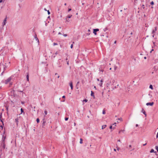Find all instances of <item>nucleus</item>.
Returning <instances> with one entry per match:
<instances>
[{
	"instance_id": "nucleus-12",
	"label": "nucleus",
	"mask_w": 158,
	"mask_h": 158,
	"mask_svg": "<svg viewBox=\"0 0 158 158\" xmlns=\"http://www.w3.org/2000/svg\"><path fill=\"white\" fill-rule=\"evenodd\" d=\"M27 75H26V78H27V81H29V74L28 73H27Z\"/></svg>"
},
{
	"instance_id": "nucleus-56",
	"label": "nucleus",
	"mask_w": 158,
	"mask_h": 158,
	"mask_svg": "<svg viewBox=\"0 0 158 158\" xmlns=\"http://www.w3.org/2000/svg\"><path fill=\"white\" fill-rule=\"evenodd\" d=\"M144 58L145 59H147V57L146 56H145L144 57Z\"/></svg>"
},
{
	"instance_id": "nucleus-6",
	"label": "nucleus",
	"mask_w": 158,
	"mask_h": 158,
	"mask_svg": "<svg viewBox=\"0 0 158 158\" xmlns=\"http://www.w3.org/2000/svg\"><path fill=\"white\" fill-rule=\"evenodd\" d=\"M6 17L4 19L3 22L2 23V25L4 26V25H6Z\"/></svg>"
},
{
	"instance_id": "nucleus-48",
	"label": "nucleus",
	"mask_w": 158,
	"mask_h": 158,
	"mask_svg": "<svg viewBox=\"0 0 158 158\" xmlns=\"http://www.w3.org/2000/svg\"><path fill=\"white\" fill-rule=\"evenodd\" d=\"M19 92H22L23 93V91H20V90H19L18 91Z\"/></svg>"
},
{
	"instance_id": "nucleus-18",
	"label": "nucleus",
	"mask_w": 158,
	"mask_h": 158,
	"mask_svg": "<svg viewBox=\"0 0 158 158\" xmlns=\"http://www.w3.org/2000/svg\"><path fill=\"white\" fill-rule=\"evenodd\" d=\"M15 122L16 123L17 125L18 124V118H16L15 119Z\"/></svg>"
},
{
	"instance_id": "nucleus-2",
	"label": "nucleus",
	"mask_w": 158,
	"mask_h": 158,
	"mask_svg": "<svg viewBox=\"0 0 158 158\" xmlns=\"http://www.w3.org/2000/svg\"><path fill=\"white\" fill-rule=\"evenodd\" d=\"M11 80V78L10 77H9L6 80H5V81H2V82L3 83H4L6 84H7L9 82H10Z\"/></svg>"
},
{
	"instance_id": "nucleus-3",
	"label": "nucleus",
	"mask_w": 158,
	"mask_h": 158,
	"mask_svg": "<svg viewBox=\"0 0 158 158\" xmlns=\"http://www.w3.org/2000/svg\"><path fill=\"white\" fill-rule=\"evenodd\" d=\"M99 31V29L98 28L94 29H93V33L95 35H97V32Z\"/></svg>"
},
{
	"instance_id": "nucleus-15",
	"label": "nucleus",
	"mask_w": 158,
	"mask_h": 158,
	"mask_svg": "<svg viewBox=\"0 0 158 158\" xmlns=\"http://www.w3.org/2000/svg\"><path fill=\"white\" fill-rule=\"evenodd\" d=\"M106 125H102V129H104V128H105L106 127Z\"/></svg>"
},
{
	"instance_id": "nucleus-47",
	"label": "nucleus",
	"mask_w": 158,
	"mask_h": 158,
	"mask_svg": "<svg viewBox=\"0 0 158 158\" xmlns=\"http://www.w3.org/2000/svg\"><path fill=\"white\" fill-rule=\"evenodd\" d=\"M0 120L2 122V125H4V123H3V122L2 121V120Z\"/></svg>"
},
{
	"instance_id": "nucleus-50",
	"label": "nucleus",
	"mask_w": 158,
	"mask_h": 158,
	"mask_svg": "<svg viewBox=\"0 0 158 158\" xmlns=\"http://www.w3.org/2000/svg\"><path fill=\"white\" fill-rule=\"evenodd\" d=\"M148 95L150 96V98H151L152 97V95H150V94H149Z\"/></svg>"
},
{
	"instance_id": "nucleus-30",
	"label": "nucleus",
	"mask_w": 158,
	"mask_h": 158,
	"mask_svg": "<svg viewBox=\"0 0 158 158\" xmlns=\"http://www.w3.org/2000/svg\"><path fill=\"white\" fill-rule=\"evenodd\" d=\"M69 119V118L66 117L65 118V121H67Z\"/></svg>"
},
{
	"instance_id": "nucleus-8",
	"label": "nucleus",
	"mask_w": 158,
	"mask_h": 158,
	"mask_svg": "<svg viewBox=\"0 0 158 158\" xmlns=\"http://www.w3.org/2000/svg\"><path fill=\"white\" fill-rule=\"evenodd\" d=\"M69 85L71 87V88L72 90L73 89V82L72 81H71L69 83Z\"/></svg>"
},
{
	"instance_id": "nucleus-32",
	"label": "nucleus",
	"mask_w": 158,
	"mask_h": 158,
	"mask_svg": "<svg viewBox=\"0 0 158 158\" xmlns=\"http://www.w3.org/2000/svg\"><path fill=\"white\" fill-rule=\"evenodd\" d=\"M56 55L55 54H55H53V55H52V56H53V57H54H54H55L56 56Z\"/></svg>"
},
{
	"instance_id": "nucleus-11",
	"label": "nucleus",
	"mask_w": 158,
	"mask_h": 158,
	"mask_svg": "<svg viewBox=\"0 0 158 158\" xmlns=\"http://www.w3.org/2000/svg\"><path fill=\"white\" fill-rule=\"evenodd\" d=\"M2 65L3 66V71H4L6 70V66L5 65H4L3 64H0V66H1Z\"/></svg>"
},
{
	"instance_id": "nucleus-49",
	"label": "nucleus",
	"mask_w": 158,
	"mask_h": 158,
	"mask_svg": "<svg viewBox=\"0 0 158 158\" xmlns=\"http://www.w3.org/2000/svg\"><path fill=\"white\" fill-rule=\"evenodd\" d=\"M80 83V82L79 81H78L77 82V85L78 84H79Z\"/></svg>"
},
{
	"instance_id": "nucleus-14",
	"label": "nucleus",
	"mask_w": 158,
	"mask_h": 158,
	"mask_svg": "<svg viewBox=\"0 0 158 158\" xmlns=\"http://www.w3.org/2000/svg\"><path fill=\"white\" fill-rule=\"evenodd\" d=\"M100 81L101 82L99 84V85L101 87H102V82H103V80H101Z\"/></svg>"
},
{
	"instance_id": "nucleus-34",
	"label": "nucleus",
	"mask_w": 158,
	"mask_h": 158,
	"mask_svg": "<svg viewBox=\"0 0 158 158\" xmlns=\"http://www.w3.org/2000/svg\"><path fill=\"white\" fill-rule=\"evenodd\" d=\"M73 44H71V46H70L71 48H73Z\"/></svg>"
},
{
	"instance_id": "nucleus-1",
	"label": "nucleus",
	"mask_w": 158,
	"mask_h": 158,
	"mask_svg": "<svg viewBox=\"0 0 158 158\" xmlns=\"http://www.w3.org/2000/svg\"><path fill=\"white\" fill-rule=\"evenodd\" d=\"M6 131L5 128H4V131L3 133L2 140L0 142V146L3 149H5L6 148V145L5 144V139L6 138V135L5 134Z\"/></svg>"
},
{
	"instance_id": "nucleus-55",
	"label": "nucleus",
	"mask_w": 158,
	"mask_h": 158,
	"mask_svg": "<svg viewBox=\"0 0 158 158\" xmlns=\"http://www.w3.org/2000/svg\"><path fill=\"white\" fill-rule=\"evenodd\" d=\"M133 34V33L132 32H131L130 33V35H132Z\"/></svg>"
},
{
	"instance_id": "nucleus-5",
	"label": "nucleus",
	"mask_w": 158,
	"mask_h": 158,
	"mask_svg": "<svg viewBox=\"0 0 158 158\" xmlns=\"http://www.w3.org/2000/svg\"><path fill=\"white\" fill-rule=\"evenodd\" d=\"M46 122V120H45V118H44L43 119V123H42L43 127H44V126L45 125V123Z\"/></svg>"
},
{
	"instance_id": "nucleus-64",
	"label": "nucleus",
	"mask_w": 158,
	"mask_h": 158,
	"mask_svg": "<svg viewBox=\"0 0 158 158\" xmlns=\"http://www.w3.org/2000/svg\"><path fill=\"white\" fill-rule=\"evenodd\" d=\"M114 151H116V149H115V148H114Z\"/></svg>"
},
{
	"instance_id": "nucleus-44",
	"label": "nucleus",
	"mask_w": 158,
	"mask_h": 158,
	"mask_svg": "<svg viewBox=\"0 0 158 158\" xmlns=\"http://www.w3.org/2000/svg\"><path fill=\"white\" fill-rule=\"evenodd\" d=\"M156 138H157L158 137V132L157 133L156 135Z\"/></svg>"
},
{
	"instance_id": "nucleus-59",
	"label": "nucleus",
	"mask_w": 158,
	"mask_h": 158,
	"mask_svg": "<svg viewBox=\"0 0 158 158\" xmlns=\"http://www.w3.org/2000/svg\"><path fill=\"white\" fill-rule=\"evenodd\" d=\"M131 145H129V148H131Z\"/></svg>"
},
{
	"instance_id": "nucleus-43",
	"label": "nucleus",
	"mask_w": 158,
	"mask_h": 158,
	"mask_svg": "<svg viewBox=\"0 0 158 158\" xmlns=\"http://www.w3.org/2000/svg\"><path fill=\"white\" fill-rule=\"evenodd\" d=\"M116 148H117V150L118 151L119 150V148L118 147H117Z\"/></svg>"
},
{
	"instance_id": "nucleus-22",
	"label": "nucleus",
	"mask_w": 158,
	"mask_h": 158,
	"mask_svg": "<svg viewBox=\"0 0 158 158\" xmlns=\"http://www.w3.org/2000/svg\"><path fill=\"white\" fill-rule=\"evenodd\" d=\"M149 88L150 89H153V86H152V85H150V86H149Z\"/></svg>"
},
{
	"instance_id": "nucleus-62",
	"label": "nucleus",
	"mask_w": 158,
	"mask_h": 158,
	"mask_svg": "<svg viewBox=\"0 0 158 158\" xmlns=\"http://www.w3.org/2000/svg\"><path fill=\"white\" fill-rule=\"evenodd\" d=\"M116 41H115L114 42V44H116Z\"/></svg>"
},
{
	"instance_id": "nucleus-63",
	"label": "nucleus",
	"mask_w": 158,
	"mask_h": 158,
	"mask_svg": "<svg viewBox=\"0 0 158 158\" xmlns=\"http://www.w3.org/2000/svg\"><path fill=\"white\" fill-rule=\"evenodd\" d=\"M88 31L89 32H90V30L89 29V30H88Z\"/></svg>"
},
{
	"instance_id": "nucleus-29",
	"label": "nucleus",
	"mask_w": 158,
	"mask_h": 158,
	"mask_svg": "<svg viewBox=\"0 0 158 158\" xmlns=\"http://www.w3.org/2000/svg\"><path fill=\"white\" fill-rule=\"evenodd\" d=\"M58 45V44L57 43H53V46H55V45Z\"/></svg>"
},
{
	"instance_id": "nucleus-51",
	"label": "nucleus",
	"mask_w": 158,
	"mask_h": 158,
	"mask_svg": "<svg viewBox=\"0 0 158 158\" xmlns=\"http://www.w3.org/2000/svg\"><path fill=\"white\" fill-rule=\"evenodd\" d=\"M4 71H3L2 72V73H1V75H3V73H4Z\"/></svg>"
},
{
	"instance_id": "nucleus-54",
	"label": "nucleus",
	"mask_w": 158,
	"mask_h": 158,
	"mask_svg": "<svg viewBox=\"0 0 158 158\" xmlns=\"http://www.w3.org/2000/svg\"><path fill=\"white\" fill-rule=\"evenodd\" d=\"M103 93H104L103 92H102V96H103Z\"/></svg>"
},
{
	"instance_id": "nucleus-58",
	"label": "nucleus",
	"mask_w": 158,
	"mask_h": 158,
	"mask_svg": "<svg viewBox=\"0 0 158 158\" xmlns=\"http://www.w3.org/2000/svg\"><path fill=\"white\" fill-rule=\"evenodd\" d=\"M146 144H147V143H145V144H143V146H144L146 145Z\"/></svg>"
},
{
	"instance_id": "nucleus-4",
	"label": "nucleus",
	"mask_w": 158,
	"mask_h": 158,
	"mask_svg": "<svg viewBox=\"0 0 158 158\" xmlns=\"http://www.w3.org/2000/svg\"><path fill=\"white\" fill-rule=\"evenodd\" d=\"M154 104V103L153 102H148V103H147L146 104V105L147 106H149V105H150L151 106H152Z\"/></svg>"
},
{
	"instance_id": "nucleus-60",
	"label": "nucleus",
	"mask_w": 158,
	"mask_h": 158,
	"mask_svg": "<svg viewBox=\"0 0 158 158\" xmlns=\"http://www.w3.org/2000/svg\"><path fill=\"white\" fill-rule=\"evenodd\" d=\"M21 103H22V104H23L24 103V102H21Z\"/></svg>"
},
{
	"instance_id": "nucleus-17",
	"label": "nucleus",
	"mask_w": 158,
	"mask_h": 158,
	"mask_svg": "<svg viewBox=\"0 0 158 158\" xmlns=\"http://www.w3.org/2000/svg\"><path fill=\"white\" fill-rule=\"evenodd\" d=\"M94 92L92 91H91V96L94 97Z\"/></svg>"
},
{
	"instance_id": "nucleus-42",
	"label": "nucleus",
	"mask_w": 158,
	"mask_h": 158,
	"mask_svg": "<svg viewBox=\"0 0 158 158\" xmlns=\"http://www.w3.org/2000/svg\"><path fill=\"white\" fill-rule=\"evenodd\" d=\"M116 69H117V67L116 66H114V70H116Z\"/></svg>"
},
{
	"instance_id": "nucleus-24",
	"label": "nucleus",
	"mask_w": 158,
	"mask_h": 158,
	"mask_svg": "<svg viewBox=\"0 0 158 158\" xmlns=\"http://www.w3.org/2000/svg\"><path fill=\"white\" fill-rule=\"evenodd\" d=\"M154 150L153 149H152L150 151V152L151 153H152V152H154Z\"/></svg>"
},
{
	"instance_id": "nucleus-39",
	"label": "nucleus",
	"mask_w": 158,
	"mask_h": 158,
	"mask_svg": "<svg viewBox=\"0 0 158 158\" xmlns=\"http://www.w3.org/2000/svg\"><path fill=\"white\" fill-rule=\"evenodd\" d=\"M63 35L64 36V37H66L67 36V34H64Z\"/></svg>"
},
{
	"instance_id": "nucleus-25",
	"label": "nucleus",
	"mask_w": 158,
	"mask_h": 158,
	"mask_svg": "<svg viewBox=\"0 0 158 158\" xmlns=\"http://www.w3.org/2000/svg\"><path fill=\"white\" fill-rule=\"evenodd\" d=\"M118 119L119 120H120L121 122L122 121V118H118Z\"/></svg>"
},
{
	"instance_id": "nucleus-45",
	"label": "nucleus",
	"mask_w": 158,
	"mask_h": 158,
	"mask_svg": "<svg viewBox=\"0 0 158 158\" xmlns=\"http://www.w3.org/2000/svg\"><path fill=\"white\" fill-rule=\"evenodd\" d=\"M112 128V126H111L110 127V129H111Z\"/></svg>"
},
{
	"instance_id": "nucleus-31",
	"label": "nucleus",
	"mask_w": 158,
	"mask_h": 158,
	"mask_svg": "<svg viewBox=\"0 0 158 158\" xmlns=\"http://www.w3.org/2000/svg\"><path fill=\"white\" fill-rule=\"evenodd\" d=\"M152 5H153L154 4V3L153 2V1H152L151 3H150Z\"/></svg>"
},
{
	"instance_id": "nucleus-35",
	"label": "nucleus",
	"mask_w": 158,
	"mask_h": 158,
	"mask_svg": "<svg viewBox=\"0 0 158 158\" xmlns=\"http://www.w3.org/2000/svg\"><path fill=\"white\" fill-rule=\"evenodd\" d=\"M88 100L86 99H85L83 100L84 102H87Z\"/></svg>"
},
{
	"instance_id": "nucleus-61",
	"label": "nucleus",
	"mask_w": 158,
	"mask_h": 158,
	"mask_svg": "<svg viewBox=\"0 0 158 158\" xmlns=\"http://www.w3.org/2000/svg\"><path fill=\"white\" fill-rule=\"evenodd\" d=\"M136 127H137L138 126V125L137 124H136L135 125Z\"/></svg>"
},
{
	"instance_id": "nucleus-23",
	"label": "nucleus",
	"mask_w": 158,
	"mask_h": 158,
	"mask_svg": "<svg viewBox=\"0 0 158 158\" xmlns=\"http://www.w3.org/2000/svg\"><path fill=\"white\" fill-rule=\"evenodd\" d=\"M36 120L37 123H39V122H40V120H39V118H37Z\"/></svg>"
},
{
	"instance_id": "nucleus-36",
	"label": "nucleus",
	"mask_w": 158,
	"mask_h": 158,
	"mask_svg": "<svg viewBox=\"0 0 158 158\" xmlns=\"http://www.w3.org/2000/svg\"><path fill=\"white\" fill-rule=\"evenodd\" d=\"M21 113H22V112H23V110L22 108H21Z\"/></svg>"
},
{
	"instance_id": "nucleus-41",
	"label": "nucleus",
	"mask_w": 158,
	"mask_h": 158,
	"mask_svg": "<svg viewBox=\"0 0 158 158\" xmlns=\"http://www.w3.org/2000/svg\"><path fill=\"white\" fill-rule=\"evenodd\" d=\"M71 10V8H69L68 11L69 12V11Z\"/></svg>"
},
{
	"instance_id": "nucleus-9",
	"label": "nucleus",
	"mask_w": 158,
	"mask_h": 158,
	"mask_svg": "<svg viewBox=\"0 0 158 158\" xmlns=\"http://www.w3.org/2000/svg\"><path fill=\"white\" fill-rule=\"evenodd\" d=\"M141 112L145 115V116L146 117L147 116V114H146V112H145V110L143 109V108L142 109Z\"/></svg>"
},
{
	"instance_id": "nucleus-40",
	"label": "nucleus",
	"mask_w": 158,
	"mask_h": 158,
	"mask_svg": "<svg viewBox=\"0 0 158 158\" xmlns=\"http://www.w3.org/2000/svg\"><path fill=\"white\" fill-rule=\"evenodd\" d=\"M48 15H49V14H50V12H49V10H48Z\"/></svg>"
},
{
	"instance_id": "nucleus-7",
	"label": "nucleus",
	"mask_w": 158,
	"mask_h": 158,
	"mask_svg": "<svg viewBox=\"0 0 158 158\" xmlns=\"http://www.w3.org/2000/svg\"><path fill=\"white\" fill-rule=\"evenodd\" d=\"M156 29H157V27H155V29L152 30V33L153 34V37H154V32L156 31Z\"/></svg>"
},
{
	"instance_id": "nucleus-37",
	"label": "nucleus",
	"mask_w": 158,
	"mask_h": 158,
	"mask_svg": "<svg viewBox=\"0 0 158 158\" xmlns=\"http://www.w3.org/2000/svg\"><path fill=\"white\" fill-rule=\"evenodd\" d=\"M0 127L1 128V130H2L3 128V126L2 125H1L0 126Z\"/></svg>"
},
{
	"instance_id": "nucleus-46",
	"label": "nucleus",
	"mask_w": 158,
	"mask_h": 158,
	"mask_svg": "<svg viewBox=\"0 0 158 158\" xmlns=\"http://www.w3.org/2000/svg\"><path fill=\"white\" fill-rule=\"evenodd\" d=\"M67 64L68 65H69V61H67Z\"/></svg>"
},
{
	"instance_id": "nucleus-53",
	"label": "nucleus",
	"mask_w": 158,
	"mask_h": 158,
	"mask_svg": "<svg viewBox=\"0 0 158 158\" xmlns=\"http://www.w3.org/2000/svg\"><path fill=\"white\" fill-rule=\"evenodd\" d=\"M153 50H154V49H152L151 50V52H151H151H152V51H153Z\"/></svg>"
},
{
	"instance_id": "nucleus-20",
	"label": "nucleus",
	"mask_w": 158,
	"mask_h": 158,
	"mask_svg": "<svg viewBox=\"0 0 158 158\" xmlns=\"http://www.w3.org/2000/svg\"><path fill=\"white\" fill-rule=\"evenodd\" d=\"M82 141H83V139H82L81 138L80 139V143H81V144H82L83 143H82Z\"/></svg>"
},
{
	"instance_id": "nucleus-52",
	"label": "nucleus",
	"mask_w": 158,
	"mask_h": 158,
	"mask_svg": "<svg viewBox=\"0 0 158 158\" xmlns=\"http://www.w3.org/2000/svg\"><path fill=\"white\" fill-rule=\"evenodd\" d=\"M65 96H63V97H62V98H65Z\"/></svg>"
},
{
	"instance_id": "nucleus-27",
	"label": "nucleus",
	"mask_w": 158,
	"mask_h": 158,
	"mask_svg": "<svg viewBox=\"0 0 158 158\" xmlns=\"http://www.w3.org/2000/svg\"><path fill=\"white\" fill-rule=\"evenodd\" d=\"M44 112L45 114L46 115L47 114V110H45L44 111Z\"/></svg>"
},
{
	"instance_id": "nucleus-57",
	"label": "nucleus",
	"mask_w": 158,
	"mask_h": 158,
	"mask_svg": "<svg viewBox=\"0 0 158 158\" xmlns=\"http://www.w3.org/2000/svg\"><path fill=\"white\" fill-rule=\"evenodd\" d=\"M58 34L59 35H60V34H61V32H59L58 33Z\"/></svg>"
},
{
	"instance_id": "nucleus-28",
	"label": "nucleus",
	"mask_w": 158,
	"mask_h": 158,
	"mask_svg": "<svg viewBox=\"0 0 158 158\" xmlns=\"http://www.w3.org/2000/svg\"><path fill=\"white\" fill-rule=\"evenodd\" d=\"M156 149V150H157V151L158 152V146H156L155 147Z\"/></svg>"
},
{
	"instance_id": "nucleus-26",
	"label": "nucleus",
	"mask_w": 158,
	"mask_h": 158,
	"mask_svg": "<svg viewBox=\"0 0 158 158\" xmlns=\"http://www.w3.org/2000/svg\"><path fill=\"white\" fill-rule=\"evenodd\" d=\"M105 110H103L102 111V114H105Z\"/></svg>"
},
{
	"instance_id": "nucleus-10",
	"label": "nucleus",
	"mask_w": 158,
	"mask_h": 158,
	"mask_svg": "<svg viewBox=\"0 0 158 158\" xmlns=\"http://www.w3.org/2000/svg\"><path fill=\"white\" fill-rule=\"evenodd\" d=\"M34 37L35 39V40L36 41H37L38 42H39V40H38V38H37V35H36V34H35V35L34 36Z\"/></svg>"
},
{
	"instance_id": "nucleus-13",
	"label": "nucleus",
	"mask_w": 158,
	"mask_h": 158,
	"mask_svg": "<svg viewBox=\"0 0 158 158\" xmlns=\"http://www.w3.org/2000/svg\"><path fill=\"white\" fill-rule=\"evenodd\" d=\"M141 10L142 9H145V7L144 6V5H142L141 7Z\"/></svg>"
},
{
	"instance_id": "nucleus-33",
	"label": "nucleus",
	"mask_w": 158,
	"mask_h": 158,
	"mask_svg": "<svg viewBox=\"0 0 158 158\" xmlns=\"http://www.w3.org/2000/svg\"><path fill=\"white\" fill-rule=\"evenodd\" d=\"M59 53V52L58 51H56V53H55V54L56 55L58 54Z\"/></svg>"
},
{
	"instance_id": "nucleus-16",
	"label": "nucleus",
	"mask_w": 158,
	"mask_h": 158,
	"mask_svg": "<svg viewBox=\"0 0 158 158\" xmlns=\"http://www.w3.org/2000/svg\"><path fill=\"white\" fill-rule=\"evenodd\" d=\"M72 16V15H69L66 17V18H70Z\"/></svg>"
},
{
	"instance_id": "nucleus-38",
	"label": "nucleus",
	"mask_w": 158,
	"mask_h": 158,
	"mask_svg": "<svg viewBox=\"0 0 158 158\" xmlns=\"http://www.w3.org/2000/svg\"><path fill=\"white\" fill-rule=\"evenodd\" d=\"M4 0H0V3L2 2H4Z\"/></svg>"
},
{
	"instance_id": "nucleus-21",
	"label": "nucleus",
	"mask_w": 158,
	"mask_h": 158,
	"mask_svg": "<svg viewBox=\"0 0 158 158\" xmlns=\"http://www.w3.org/2000/svg\"><path fill=\"white\" fill-rule=\"evenodd\" d=\"M65 19H66V22H69L70 21V20H69V19H68V18H66Z\"/></svg>"
},
{
	"instance_id": "nucleus-19",
	"label": "nucleus",
	"mask_w": 158,
	"mask_h": 158,
	"mask_svg": "<svg viewBox=\"0 0 158 158\" xmlns=\"http://www.w3.org/2000/svg\"><path fill=\"white\" fill-rule=\"evenodd\" d=\"M125 131V130H120L119 132V133H120L121 132H124Z\"/></svg>"
}]
</instances>
